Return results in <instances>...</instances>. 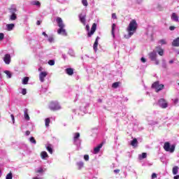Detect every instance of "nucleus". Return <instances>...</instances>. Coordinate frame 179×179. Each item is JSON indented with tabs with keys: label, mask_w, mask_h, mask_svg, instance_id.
Wrapping results in <instances>:
<instances>
[{
	"label": "nucleus",
	"mask_w": 179,
	"mask_h": 179,
	"mask_svg": "<svg viewBox=\"0 0 179 179\" xmlns=\"http://www.w3.org/2000/svg\"><path fill=\"white\" fill-rule=\"evenodd\" d=\"M175 29H176V27H174V26H171V27H169V29H170L171 31L175 30Z\"/></svg>",
	"instance_id": "49"
},
{
	"label": "nucleus",
	"mask_w": 179,
	"mask_h": 179,
	"mask_svg": "<svg viewBox=\"0 0 179 179\" xmlns=\"http://www.w3.org/2000/svg\"><path fill=\"white\" fill-rule=\"evenodd\" d=\"M57 33L64 36H68V33H66V30H65V29L64 28H59V29L57 30Z\"/></svg>",
	"instance_id": "12"
},
{
	"label": "nucleus",
	"mask_w": 179,
	"mask_h": 179,
	"mask_svg": "<svg viewBox=\"0 0 179 179\" xmlns=\"http://www.w3.org/2000/svg\"><path fill=\"white\" fill-rule=\"evenodd\" d=\"M3 61L5 64H6L7 65H9L10 64V55L9 54L5 55L3 57Z\"/></svg>",
	"instance_id": "10"
},
{
	"label": "nucleus",
	"mask_w": 179,
	"mask_h": 179,
	"mask_svg": "<svg viewBox=\"0 0 179 179\" xmlns=\"http://www.w3.org/2000/svg\"><path fill=\"white\" fill-rule=\"evenodd\" d=\"M13 178V176L12 175V172H10L8 174H7L6 179H12Z\"/></svg>",
	"instance_id": "32"
},
{
	"label": "nucleus",
	"mask_w": 179,
	"mask_h": 179,
	"mask_svg": "<svg viewBox=\"0 0 179 179\" xmlns=\"http://www.w3.org/2000/svg\"><path fill=\"white\" fill-rule=\"evenodd\" d=\"M85 29L87 31H88L87 37L90 38L96 32V30L97 29V24L94 23L92 26L91 30H90V26H89V24L86 25Z\"/></svg>",
	"instance_id": "2"
},
{
	"label": "nucleus",
	"mask_w": 179,
	"mask_h": 179,
	"mask_svg": "<svg viewBox=\"0 0 179 179\" xmlns=\"http://www.w3.org/2000/svg\"><path fill=\"white\" fill-rule=\"evenodd\" d=\"M82 3L84 6H87L89 5L87 0H82Z\"/></svg>",
	"instance_id": "36"
},
{
	"label": "nucleus",
	"mask_w": 179,
	"mask_h": 179,
	"mask_svg": "<svg viewBox=\"0 0 179 179\" xmlns=\"http://www.w3.org/2000/svg\"><path fill=\"white\" fill-rule=\"evenodd\" d=\"M25 134L27 136H29V135H30V131H26Z\"/></svg>",
	"instance_id": "51"
},
{
	"label": "nucleus",
	"mask_w": 179,
	"mask_h": 179,
	"mask_svg": "<svg viewBox=\"0 0 179 179\" xmlns=\"http://www.w3.org/2000/svg\"><path fill=\"white\" fill-rule=\"evenodd\" d=\"M171 19H172V20H174L175 22H179L178 16L177 15V14L176 13H172Z\"/></svg>",
	"instance_id": "18"
},
{
	"label": "nucleus",
	"mask_w": 179,
	"mask_h": 179,
	"mask_svg": "<svg viewBox=\"0 0 179 179\" xmlns=\"http://www.w3.org/2000/svg\"><path fill=\"white\" fill-rule=\"evenodd\" d=\"M149 58L151 61H156V58H157V54L155 51H152L149 53Z\"/></svg>",
	"instance_id": "8"
},
{
	"label": "nucleus",
	"mask_w": 179,
	"mask_h": 179,
	"mask_svg": "<svg viewBox=\"0 0 179 179\" xmlns=\"http://www.w3.org/2000/svg\"><path fill=\"white\" fill-rule=\"evenodd\" d=\"M173 62H174L173 60H170V61H169V64H173Z\"/></svg>",
	"instance_id": "58"
},
{
	"label": "nucleus",
	"mask_w": 179,
	"mask_h": 179,
	"mask_svg": "<svg viewBox=\"0 0 179 179\" xmlns=\"http://www.w3.org/2000/svg\"><path fill=\"white\" fill-rule=\"evenodd\" d=\"M42 34H43V36H44L45 37H48V35L45 32H43Z\"/></svg>",
	"instance_id": "54"
},
{
	"label": "nucleus",
	"mask_w": 179,
	"mask_h": 179,
	"mask_svg": "<svg viewBox=\"0 0 179 179\" xmlns=\"http://www.w3.org/2000/svg\"><path fill=\"white\" fill-rule=\"evenodd\" d=\"M77 166H78L79 170H80V169H82L83 167L84 164L82 162H79L77 163Z\"/></svg>",
	"instance_id": "31"
},
{
	"label": "nucleus",
	"mask_w": 179,
	"mask_h": 179,
	"mask_svg": "<svg viewBox=\"0 0 179 179\" xmlns=\"http://www.w3.org/2000/svg\"><path fill=\"white\" fill-rule=\"evenodd\" d=\"M38 71H43V68L40 67V68L38 69Z\"/></svg>",
	"instance_id": "59"
},
{
	"label": "nucleus",
	"mask_w": 179,
	"mask_h": 179,
	"mask_svg": "<svg viewBox=\"0 0 179 179\" xmlns=\"http://www.w3.org/2000/svg\"><path fill=\"white\" fill-rule=\"evenodd\" d=\"M48 75V73L46 71L41 72L39 74V80L41 82H44V78Z\"/></svg>",
	"instance_id": "11"
},
{
	"label": "nucleus",
	"mask_w": 179,
	"mask_h": 179,
	"mask_svg": "<svg viewBox=\"0 0 179 179\" xmlns=\"http://www.w3.org/2000/svg\"><path fill=\"white\" fill-rule=\"evenodd\" d=\"M36 24H37V26H40L41 24V20H38L36 22Z\"/></svg>",
	"instance_id": "50"
},
{
	"label": "nucleus",
	"mask_w": 179,
	"mask_h": 179,
	"mask_svg": "<svg viewBox=\"0 0 179 179\" xmlns=\"http://www.w3.org/2000/svg\"><path fill=\"white\" fill-rule=\"evenodd\" d=\"M152 178H157V174H156L155 173L152 174Z\"/></svg>",
	"instance_id": "45"
},
{
	"label": "nucleus",
	"mask_w": 179,
	"mask_h": 179,
	"mask_svg": "<svg viewBox=\"0 0 179 179\" xmlns=\"http://www.w3.org/2000/svg\"><path fill=\"white\" fill-rule=\"evenodd\" d=\"M13 10H14V12H16V8H14Z\"/></svg>",
	"instance_id": "61"
},
{
	"label": "nucleus",
	"mask_w": 179,
	"mask_h": 179,
	"mask_svg": "<svg viewBox=\"0 0 179 179\" xmlns=\"http://www.w3.org/2000/svg\"><path fill=\"white\" fill-rule=\"evenodd\" d=\"M44 172V170H43V168H40L37 171L36 173H43Z\"/></svg>",
	"instance_id": "44"
},
{
	"label": "nucleus",
	"mask_w": 179,
	"mask_h": 179,
	"mask_svg": "<svg viewBox=\"0 0 179 179\" xmlns=\"http://www.w3.org/2000/svg\"><path fill=\"white\" fill-rule=\"evenodd\" d=\"M10 20H16L17 19V17L16 16V14L13 13L10 17Z\"/></svg>",
	"instance_id": "30"
},
{
	"label": "nucleus",
	"mask_w": 179,
	"mask_h": 179,
	"mask_svg": "<svg viewBox=\"0 0 179 179\" xmlns=\"http://www.w3.org/2000/svg\"><path fill=\"white\" fill-rule=\"evenodd\" d=\"M27 93V90H26V88L22 90V94H23V96H26Z\"/></svg>",
	"instance_id": "38"
},
{
	"label": "nucleus",
	"mask_w": 179,
	"mask_h": 179,
	"mask_svg": "<svg viewBox=\"0 0 179 179\" xmlns=\"http://www.w3.org/2000/svg\"><path fill=\"white\" fill-rule=\"evenodd\" d=\"M50 122H51V120H50V118H46L45 120V127H50Z\"/></svg>",
	"instance_id": "28"
},
{
	"label": "nucleus",
	"mask_w": 179,
	"mask_h": 179,
	"mask_svg": "<svg viewBox=\"0 0 179 179\" xmlns=\"http://www.w3.org/2000/svg\"><path fill=\"white\" fill-rule=\"evenodd\" d=\"M41 159H46V157H48V154L45 151L41 152Z\"/></svg>",
	"instance_id": "21"
},
{
	"label": "nucleus",
	"mask_w": 179,
	"mask_h": 179,
	"mask_svg": "<svg viewBox=\"0 0 179 179\" xmlns=\"http://www.w3.org/2000/svg\"><path fill=\"white\" fill-rule=\"evenodd\" d=\"M99 40H100V37L97 36V37L96 38L95 41H99Z\"/></svg>",
	"instance_id": "56"
},
{
	"label": "nucleus",
	"mask_w": 179,
	"mask_h": 179,
	"mask_svg": "<svg viewBox=\"0 0 179 179\" xmlns=\"http://www.w3.org/2000/svg\"><path fill=\"white\" fill-rule=\"evenodd\" d=\"M66 73H67V75H69V76H72V75H73V69L72 68H68L66 69Z\"/></svg>",
	"instance_id": "16"
},
{
	"label": "nucleus",
	"mask_w": 179,
	"mask_h": 179,
	"mask_svg": "<svg viewBox=\"0 0 179 179\" xmlns=\"http://www.w3.org/2000/svg\"><path fill=\"white\" fill-rule=\"evenodd\" d=\"M29 141H30L31 143H34V145H36V143H37L34 137H31L29 138Z\"/></svg>",
	"instance_id": "34"
},
{
	"label": "nucleus",
	"mask_w": 179,
	"mask_h": 179,
	"mask_svg": "<svg viewBox=\"0 0 179 179\" xmlns=\"http://www.w3.org/2000/svg\"><path fill=\"white\" fill-rule=\"evenodd\" d=\"M34 5H36V6H40L41 3H40V1H35Z\"/></svg>",
	"instance_id": "46"
},
{
	"label": "nucleus",
	"mask_w": 179,
	"mask_h": 179,
	"mask_svg": "<svg viewBox=\"0 0 179 179\" xmlns=\"http://www.w3.org/2000/svg\"><path fill=\"white\" fill-rule=\"evenodd\" d=\"M5 35L3 33H0V41L3 40Z\"/></svg>",
	"instance_id": "41"
},
{
	"label": "nucleus",
	"mask_w": 179,
	"mask_h": 179,
	"mask_svg": "<svg viewBox=\"0 0 179 179\" xmlns=\"http://www.w3.org/2000/svg\"><path fill=\"white\" fill-rule=\"evenodd\" d=\"M48 64L50 66L55 65V61L51 59L48 61Z\"/></svg>",
	"instance_id": "37"
},
{
	"label": "nucleus",
	"mask_w": 179,
	"mask_h": 179,
	"mask_svg": "<svg viewBox=\"0 0 179 179\" xmlns=\"http://www.w3.org/2000/svg\"><path fill=\"white\" fill-rule=\"evenodd\" d=\"M159 43H160L161 44H167V43L166 42V40H164V39H161V40L159 41Z\"/></svg>",
	"instance_id": "40"
},
{
	"label": "nucleus",
	"mask_w": 179,
	"mask_h": 179,
	"mask_svg": "<svg viewBox=\"0 0 179 179\" xmlns=\"http://www.w3.org/2000/svg\"><path fill=\"white\" fill-rule=\"evenodd\" d=\"M158 104L159 106L162 107V108H167L169 104L167 103V102L166 101V100L164 99H160L158 101Z\"/></svg>",
	"instance_id": "6"
},
{
	"label": "nucleus",
	"mask_w": 179,
	"mask_h": 179,
	"mask_svg": "<svg viewBox=\"0 0 179 179\" xmlns=\"http://www.w3.org/2000/svg\"><path fill=\"white\" fill-rule=\"evenodd\" d=\"M164 149L166 152H169L170 153H174L176 150V145H170L169 142H166L164 144Z\"/></svg>",
	"instance_id": "4"
},
{
	"label": "nucleus",
	"mask_w": 179,
	"mask_h": 179,
	"mask_svg": "<svg viewBox=\"0 0 179 179\" xmlns=\"http://www.w3.org/2000/svg\"><path fill=\"white\" fill-rule=\"evenodd\" d=\"M172 45L173 47H179V37L173 41Z\"/></svg>",
	"instance_id": "14"
},
{
	"label": "nucleus",
	"mask_w": 179,
	"mask_h": 179,
	"mask_svg": "<svg viewBox=\"0 0 179 179\" xmlns=\"http://www.w3.org/2000/svg\"><path fill=\"white\" fill-rule=\"evenodd\" d=\"M56 22L57 23L59 29H64L65 27V24H64V22L62 21V18L58 17L56 20Z\"/></svg>",
	"instance_id": "7"
},
{
	"label": "nucleus",
	"mask_w": 179,
	"mask_h": 179,
	"mask_svg": "<svg viewBox=\"0 0 179 179\" xmlns=\"http://www.w3.org/2000/svg\"><path fill=\"white\" fill-rule=\"evenodd\" d=\"M112 19H117V14L113 13L112 14Z\"/></svg>",
	"instance_id": "47"
},
{
	"label": "nucleus",
	"mask_w": 179,
	"mask_h": 179,
	"mask_svg": "<svg viewBox=\"0 0 179 179\" xmlns=\"http://www.w3.org/2000/svg\"><path fill=\"white\" fill-rule=\"evenodd\" d=\"M173 103H174L175 104H177V103H178V99H174Z\"/></svg>",
	"instance_id": "53"
},
{
	"label": "nucleus",
	"mask_w": 179,
	"mask_h": 179,
	"mask_svg": "<svg viewBox=\"0 0 179 179\" xmlns=\"http://www.w3.org/2000/svg\"><path fill=\"white\" fill-rule=\"evenodd\" d=\"M24 118L27 121H30V116H29V113H27V109L24 110Z\"/></svg>",
	"instance_id": "25"
},
{
	"label": "nucleus",
	"mask_w": 179,
	"mask_h": 179,
	"mask_svg": "<svg viewBox=\"0 0 179 179\" xmlns=\"http://www.w3.org/2000/svg\"><path fill=\"white\" fill-rule=\"evenodd\" d=\"M29 83V77H24L22 80V85H27Z\"/></svg>",
	"instance_id": "26"
},
{
	"label": "nucleus",
	"mask_w": 179,
	"mask_h": 179,
	"mask_svg": "<svg viewBox=\"0 0 179 179\" xmlns=\"http://www.w3.org/2000/svg\"><path fill=\"white\" fill-rule=\"evenodd\" d=\"M98 45H99V41H95L94 43V45H93V48H94V51H96L97 50Z\"/></svg>",
	"instance_id": "29"
},
{
	"label": "nucleus",
	"mask_w": 179,
	"mask_h": 179,
	"mask_svg": "<svg viewBox=\"0 0 179 179\" xmlns=\"http://www.w3.org/2000/svg\"><path fill=\"white\" fill-rule=\"evenodd\" d=\"M104 145V143H101L98 146L94 148V155H97L99 152H100V149L103 148V145Z\"/></svg>",
	"instance_id": "9"
},
{
	"label": "nucleus",
	"mask_w": 179,
	"mask_h": 179,
	"mask_svg": "<svg viewBox=\"0 0 179 179\" xmlns=\"http://www.w3.org/2000/svg\"><path fill=\"white\" fill-rule=\"evenodd\" d=\"M48 40L49 43H52V41H54V38L52 36H50Z\"/></svg>",
	"instance_id": "39"
},
{
	"label": "nucleus",
	"mask_w": 179,
	"mask_h": 179,
	"mask_svg": "<svg viewBox=\"0 0 179 179\" xmlns=\"http://www.w3.org/2000/svg\"><path fill=\"white\" fill-rule=\"evenodd\" d=\"M148 157V154L146 152H143L141 155L138 156L139 160H143V159H146Z\"/></svg>",
	"instance_id": "19"
},
{
	"label": "nucleus",
	"mask_w": 179,
	"mask_h": 179,
	"mask_svg": "<svg viewBox=\"0 0 179 179\" xmlns=\"http://www.w3.org/2000/svg\"><path fill=\"white\" fill-rule=\"evenodd\" d=\"M4 73H6V75L7 76V78L8 79H10V78H12V74L10 73V71H5Z\"/></svg>",
	"instance_id": "27"
},
{
	"label": "nucleus",
	"mask_w": 179,
	"mask_h": 179,
	"mask_svg": "<svg viewBox=\"0 0 179 179\" xmlns=\"http://www.w3.org/2000/svg\"><path fill=\"white\" fill-rule=\"evenodd\" d=\"M151 87L155 90L156 93H159V92L164 89V85L160 84L159 81H156L152 83Z\"/></svg>",
	"instance_id": "3"
},
{
	"label": "nucleus",
	"mask_w": 179,
	"mask_h": 179,
	"mask_svg": "<svg viewBox=\"0 0 179 179\" xmlns=\"http://www.w3.org/2000/svg\"><path fill=\"white\" fill-rule=\"evenodd\" d=\"M32 179H39V178L37 177H34V178H32Z\"/></svg>",
	"instance_id": "60"
},
{
	"label": "nucleus",
	"mask_w": 179,
	"mask_h": 179,
	"mask_svg": "<svg viewBox=\"0 0 179 179\" xmlns=\"http://www.w3.org/2000/svg\"><path fill=\"white\" fill-rule=\"evenodd\" d=\"M80 137V134L79 133H75L74 134V141H76L77 139H78V138Z\"/></svg>",
	"instance_id": "33"
},
{
	"label": "nucleus",
	"mask_w": 179,
	"mask_h": 179,
	"mask_svg": "<svg viewBox=\"0 0 179 179\" xmlns=\"http://www.w3.org/2000/svg\"><path fill=\"white\" fill-rule=\"evenodd\" d=\"M173 179H179V175H176L173 177Z\"/></svg>",
	"instance_id": "55"
},
{
	"label": "nucleus",
	"mask_w": 179,
	"mask_h": 179,
	"mask_svg": "<svg viewBox=\"0 0 179 179\" xmlns=\"http://www.w3.org/2000/svg\"><path fill=\"white\" fill-rule=\"evenodd\" d=\"M115 24H112V31H111V34H112V36H113V38L115 37Z\"/></svg>",
	"instance_id": "24"
},
{
	"label": "nucleus",
	"mask_w": 179,
	"mask_h": 179,
	"mask_svg": "<svg viewBox=\"0 0 179 179\" xmlns=\"http://www.w3.org/2000/svg\"><path fill=\"white\" fill-rule=\"evenodd\" d=\"M178 86H179V83H178Z\"/></svg>",
	"instance_id": "62"
},
{
	"label": "nucleus",
	"mask_w": 179,
	"mask_h": 179,
	"mask_svg": "<svg viewBox=\"0 0 179 179\" xmlns=\"http://www.w3.org/2000/svg\"><path fill=\"white\" fill-rule=\"evenodd\" d=\"M0 174H1V170H0Z\"/></svg>",
	"instance_id": "63"
},
{
	"label": "nucleus",
	"mask_w": 179,
	"mask_h": 179,
	"mask_svg": "<svg viewBox=\"0 0 179 179\" xmlns=\"http://www.w3.org/2000/svg\"><path fill=\"white\" fill-rule=\"evenodd\" d=\"M47 150L50 153V155H52V148H51V145H48L47 147Z\"/></svg>",
	"instance_id": "35"
},
{
	"label": "nucleus",
	"mask_w": 179,
	"mask_h": 179,
	"mask_svg": "<svg viewBox=\"0 0 179 179\" xmlns=\"http://www.w3.org/2000/svg\"><path fill=\"white\" fill-rule=\"evenodd\" d=\"M156 48H157V49L159 50L158 51L159 55H160L161 57H163V55H164V50L163 49H162L160 47H157Z\"/></svg>",
	"instance_id": "20"
},
{
	"label": "nucleus",
	"mask_w": 179,
	"mask_h": 179,
	"mask_svg": "<svg viewBox=\"0 0 179 179\" xmlns=\"http://www.w3.org/2000/svg\"><path fill=\"white\" fill-rule=\"evenodd\" d=\"M137 29L138 23L136 22V20H132L129 24V26L127 29L129 33V36L131 37V36H134V34L136 31Z\"/></svg>",
	"instance_id": "1"
},
{
	"label": "nucleus",
	"mask_w": 179,
	"mask_h": 179,
	"mask_svg": "<svg viewBox=\"0 0 179 179\" xmlns=\"http://www.w3.org/2000/svg\"><path fill=\"white\" fill-rule=\"evenodd\" d=\"M8 31H12L13 29L15 28V24H8L6 25Z\"/></svg>",
	"instance_id": "15"
},
{
	"label": "nucleus",
	"mask_w": 179,
	"mask_h": 179,
	"mask_svg": "<svg viewBox=\"0 0 179 179\" xmlns=\"http://www.w3.org/2000/svg\"><path fill=\"white\" fill-rule=\"evenodd\" d=\"M50 108L52 111H57L58 110H61V106L55 102H52L50 105Z\"/></svg>",
	"instance_id": "5"
},
{
	"label": "nucleus",
	"mask_w": 179,
	"mask_h": 179,
	"mask_svg": "<svg viewBox=\"0 0 179 179\" xmlns=\"http://www.w3.org/2000/svg\"><path fill=\"white\" fill-rule=\"evenodd\" d=\"M84 159L86 162L89 161V155H84Z\"/></svg>",
	"instance_id": "42"
},
{
	"label": "nucleus",
	"mask_w": 179,
	"mask_h": 179,
	"mask_svg": "<svg viewBox=\"0 0 179 179\" xmlns=\"http://www.w3.org/2000/svg\"><path fill=\"white\" fill-rule=\"evenodd\" d=\"M80 21L83 23V24H86V15L80 14L79 15Z\"/></svg>",
	"instance_id": "13"
},
{
	"label": "nucleus",
	"mask_w": 179,
	"mask_h": 179,
	"mask_svg": "<svg viewBox=\"0 0 179 179\" xmlns=\"http://www.w3.org/2000/svg\"><path fill=\"white\" fill-rule=\"evenodd\" d=\"M12 121H13V124H15V115H13V114L10 115Z\"/></svg>",
	"instance_id": "43"
},
{
	"label": "nucleus",
	"mask_w": 179,
	"mask_h": 179,
	"mask_svg": "<svg viewBox=\"0 0 179 179\" xmlns=\"http://www.w3.org/2000/svg\"><path fill=\"white\" fill-rule=\"evenodd\" d=\"M141 59L143 63L146 62V59H145V57H142Z\"/></svg>",
	"instance_id": "52"
},
{
	"label": "nucleus",
	"mask_w": 179,
	"mask_h": 179,
	"mask_svg": "<svg viewBox=\"0 0 179 179\" xmlns=\"http://www.w3.org/2000/svg\"><path fill=\"white\" fill-rule=\"evenodd\" d=\"M120 85H121L120 82H115V83H113L112 87L113 89H117V87H119Z\"/></svg>",
	"instance_id": "23"
},
{
	"label": "nucleus",
	"mask_w": 179,
	"mask_h": 179,
	"mask_svg": "<svg viewBox=\"0 0 179 179\" xmlns=\"http://www.w3.org/2000/svg\"><path fill=\"white\" fill-rule=\"evenodd\" d=\"M131 146H133L134 148H136V147L138 146V139L134 138V139L131 141Z\"/></svg>",
	"instance_id": "17"
},
{
	"label": "nucleus",
	"mask_w": 179,
	"mask_h": 179,
	"mask_svg": "<svg viewBox=\"0 0 179 179\" xmlns=\"http://www.w3.org/2000/svg\"><path fill=\"white\" fill-rule=\"evenodd\" d=\"M155 64L156 65H159V61L155 59Z\"/></svg>",
	"instance_id": "57"
},
{
	"label": "nucleus",
	"mask_w": 179,
	"mask_h": 179,
	"mask_svg": "<svg viewBox=\"0 0 179 179\" xmlns=\"http://www.w3.org/2000/svg\"><path fill=\"white\" fill-rule=\"evenodd\" d=\"M172 173L174 176H176L178 173V166H176L172 169Z\"/></svg>",
	"instance_id": "22"
},
{
	"label": "nucleus",
	"mask_w": 179,
	"mask_h": 179,
	"mask_svg": "<svg viewBox=\"0 0 179 179\" xmlns=\"http://www.w3.org/2000/svg\"><path fill=\"white\" fill-rule=\"evenodd\" d=\"M120 169H115L114 171H113V172L115 173V174H118V173H120Z\"/></svg>",
	"instance_id": "48"
}]
</instances>
